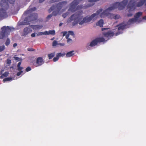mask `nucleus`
<instances>
[{
	"label": "nucleus",
	"mask_w": 146,
	"mask_h": 146,
	"mask_svg": "<svg viewBox=\"0 0 146 146\" xmlns=\"http://www.w3.org/2000/svg\"><path fill=\"white\" fill-rule=\"evenodd\" d=\"M83 12L81 11L72 15L67 20L68 23H71L72 21V25L74 26L78 23L80 25H82L84 23L90 22L91 20L90 16H87L84 18L82 15Z\"/></svg>",
	"instance_id": "f257e3e1"
},
{
	"label": "nucleus",
	"mask_w": 146,
	"mask_h": 146,
	"mask_svg": "<svg viewBox=\"0 0 146 146\" xmlns=\"http://www.w3.org/2000/svg\"><path fill=\"white\" fill-rule=\"evenodd\" d=\"M128 0H123L120 3L116 2L113 4L112 6L108 7L100 13V17L104 18L105 16H108L109 18L111 16L110 12L112 10L118 8L119 10L123 9L127 3Z\"/></svg>",
	"instance_id": "f03ea898"
},
{
	"label": "nucleus",
	"mask_w": 146,
	"mask_h": 146,
	"mask_svg": "<svg viewBox=\"0 0 146 146\" xmlns=\"http://www.w3.org/2000/svg\"><path fill=\"white\" fill-rule=\"evenodd\" d=\"M15 0H1L0 3V17L4 19L8 16L7 10L9 8L8 2L14 4Z\"/></svg>",
	"instance_id": "7ed1b4c3"
},
{
	"label": "nucleus",
	"mask_w": 146,
	"mask_h": 146,
	"mask_svg": "<svg viewBox=\"0 0 146 146\" xmlns=\"http://www.w3.org/2000/svg\"><path fill=\"white\" fill-rule=\"evenodd\" d=\"M138 0H131L127 6V8H129V12L130 13L127 14V16L128 17H131L132 16L133 14L131 13L135 9L136 7H139L142 6L145 3V6H146V0H140L137 3Z\"/></svg>",
	"instance_id": "20e7f679"
},
{
	"label": "nucleus",
	"mask_w": 146,
	"mask_h": 146,
	"mask_svg": "<svg viewBox=\"0 0 146 146\" xmlns=\"http://www.w3.org/2000/svg\"><path fill=\"white\" fill-rule=\"evenodd\" d=\"M2 31L0 33V39H3L5 36L8 35L10 33L11 29L9 26L2 27Z\"/></svg>",
	"instance_id": "39448f33"
},
{
	"label": "nucleus",
	"mask_w": 146,
	"mask_h": 146,
	"mask_svg": "<svg viewBox=\"0 0 146 146\" xmlns=\"http://www.w3.org/2000/svg\"><path fill=\"white\" fill-rule=\"evenodd\" d=\"M37 17L38 15L36 13H33L30 16L26 17L24 19V21L31 22L36 20Z\"/></svg>",
	"instance_id": "423d86ee"
},
{
	"label": "nucleus",
	"mask_w": 146,
	"mask_h": 146,
	"mask_svg": "<svg viewBox=\"0 0 146 146\" xmlns=\"http://www.w3.org/2000/svg\"><path fill=\"white\" fill-rule=\"evenodd\" d=\"M105 40V39L103 37L97 38L90 42L89 46L91 47H93L96 45L98 42H103Z\"/></svg>",
	"instance_id": "0eeeda50"
},
{
	"label": "nucleus",
	"mask_w": 146,
	"mask_h": 146,
	"mask_svg": "<svg viewBox=\"0 0 146 146\" xmlns=\"http://www.w3.org/2000/svg\"><path fill=\"white\" fill-rule=\"evenodd\" d=\"M102 9H100L97 11L95 13H93L90 16L92 20L94 21L99 18V15L102 11Z\"/></svg>",
	"instance_id": "6e6552de"
},
{
	"label": "nucleus",
	"mask_w": 146,
	"mask_h": 146,
	"mask_svg": "<svg viewBox=\"0 0 146 146\" xmlns=\"http://www.w3.org/2000/svg\"><path fill=\"white\" fill-rule=\"evenodd\" d=\"M67 2L66 1H63L60 2L58 4L55 5V8H56L58 12H59L61 9L62 8L63 6L64 5H66L67 4Z\"/></svg>",
	"instance_id": "1a4fd4ad"
},
{
	"label": "nucleus",
	"mask_w": 146,
	"mask_h": 146,
	"mask_svg": "<svg viewBox=\"0 0 146 146\" xmlns=\"http://www.w3.org/2000/svg\"><path fill=\"white\" fill-rule=\"evenodd\" d=\"M44 63L43 58L42 57H38L36 59L35 66L37 67L42 65Z\"/></svg>",
	"instance_id": "9d476101"
},
{
	"label": "nucleus",
	"mask_w": 146,
	"mask_h": 146,
	"mask_svg": "<svg viewBox=\"0 0 146 146\" xmlns=\"http://www.w3.org/2000/svg\"><path fill=\"white\" fill-rule=\"evenodd\" d=\"M103 35L105 37L110 38L114 36V34L113 32L109 31L108 32H104L103 33Z\"/></svg>",
	"instance_id": "9b49d317"
},
{
	"label": "nucleus",
	"mask_w": 146,
	"mask_h": 146,
	"mask_svg": "<svg viewBox=\"0 0 146 146\" xmlns=\"http://www.w3.org/2000/svg\"><path fill=\"white\" fill-rule=\"evenodd\" d=\"M32 30L30 28L28 27H26L25 28L23 31V33L22 34L23 36H26L28 35L29 33L31 32Z\"/></svg>",
	"instance_id": "f8f14e48"
},
{
	"label": "nucleus",
	"mask_w": 146,
	"mask_h": 146,
	"mask_svg": "<svg viewBox=\"0 0 146 146\" xmlns=\"http://www.w3.org/2000/svg\"><path fill=\"white\" fill-rule=\"evenodd\" d=\"M127 25V24H126L124 22H123L122 23L118 25L117 26L118 27V30H123L125 29Z\"/></svg>",
	"instance_id": "ddd939ff"
},
{
	"label": "nucleus",
	"mask_w": 146,
	"mask_h": 146,
	"mask_svg": "<svg viewBox=\"0 0 146 146\" xmlns=\"http://www.w3.org/2000/svg\"><path fill=\"white\" fill-rule=\"evenodd\" d=\"M36 8L35 7L31 8L25 12L23 15H27L31 13L32 11L36 10Z\"/></svg>",
	"instance_id": "4468645a"
},
{
	"label": "nucleus",
	"mask_w": 146,
	"mask_h": 146,
	"mask_svg": "<svg viewBox=\"0 0 146 146\" xmlns=\"http://www.w3.org/2000/svg\"><path fill=\"white\" fill-rule=\"evenodd\" d=\"M100 0H89L88 2L89 3L87 5V7H91L95 4L96 2L99 1Z\"/></svg>",
	"instance_id": "2eb2a0df"
},
{
	"label": "nucleus",
	"mask_w": 146,
	"mask_h": 146,
	"mask_svg": "<svg viewBox=\"0 0 146 146\" xmlns=\"http://www.w3.org/2000/svg\"><path fill=\"white\" fill-rule=\"evenodd\" d=\"M30 26L33 29L35 30L41 29L43 27L42 25H31Z\"/></svg>",
	"instance_id": "dca6fc26"
},
{
	"label": "nucleus",
	"mask_w": 146,
	"mask_h": 146,
	"mask_svg": "<svg viewBox=\"0 0 146 146\" xmlns=\"http://www.w3.org/2000/svg\"><path fill=\"white\" fill-rule=\"evenodd\" d=\"M137 21L135 18L129 19L127 22V25H130L134 23L137 22Z\"/></svg>",
	"instance_id": "f3484780"
},
{
	"label": "nucleus",
	"mask_w": 146,
	"mask_h": 146,
	"mask_svg": "<svg viewBox=\"0 0 146 146\" xmlns=\"http://www.w3.org/2000/svg\"><path fill=\"white\" fill-rule=\"evenodd\" d=\"M103 20L102 19H101L96 23V25L97 26H99L100 27H102L103 26Z\"/></svg>",
	"instance_id": "a211bd4d"
},
{
	"label": "nucleus",
	"mask_w": 146,
	"mask_h": 146,
	"mask_svg": "<svg viewBox=\"0 0 146 146\" xmlns=\"http://www.w3.org/2000/svg\"><path fill=\"white\" fill-rule=\"evenodd\" d=\"M120 17V16L118 15H115L114 14H111V16L110 17V18L111 19H119Z\"/></svg>",
	"instance_id": "6ab92c4d"
},
{
	"label": "nucleus",
	"mask_w": 146,
	"mask_h": 146,
	"mask_svg": "<svg viewBox=\"0 0 146 146\" xmlns=\"http://www.w3.org/2000/svg\"><path fill=\"white\" fill-rule=\"evenodd\" d=\"M46 35H54L55 34V32L54 30H49L48 32L45 31Z\"/></svg>",
	"instance_id": "aec40b11"
},
{
	"label": "nucleus",
	"mask_w": 146,
	"mask_h": 146,
	"mask_svg": "<svg viewBox=\"0 0 146 146\" xmlns=\"http://www.w3.org/2000/svg\"><path fill=\"white\" fill-rule=\"evenodd\" d=\"M142 15V13L141 12H139L137 13L134 16V18L136 19L137 21L138 19Z\"/></svg>",
	"instance_id": "412c9836"
},
{
	"label": "nucleus",
	"mask_w": 146,
	"mask_h": 146,
	"mask_svg": "<svg viewBox=\"0 0 146 146\" xmlns=\"http://www.w3.org/2000/svg\"><path fill=\"white\" fill-rule=\"evenodd\" d=\"M74 51L73 50L67 53L66 54V56L67 57H70L74 54V53H73Z\"/></svg>",
	"instance_id": "4be33fe9"
},
{
	"label": "nucleus",
	"mask_w": 146,
	"mask_h": 146,
	"mask_svg": "<svg viewBox=\"0 0 146 146\" xmlns=\"http://www.w3.org/2000/svg\"><path fill=\"white\" fill-rule=\"evenodd\" d=\"M21 64V62H19L18 63L17 65V70L19 71H22L21 70L23 69V67H21L20 66Z\"/></svg>",
	"instance_id": "5701e85b"
},
{
	"label": "nucleus",
	"mask_w": 146,
	"mask_h": 146,
	"mask_svg": "<svg viewBox=\"0 0 146 146\" xmlns=\"http://www.w3.org/2000/svg\"><path fill=\"white\" fill-rule=\"evenodd\" d=\"M55 52H53L49 54L48 55V56L49 59H51L53 57H54L55 55Z\"/></svg>",
	"instance_id": "b1692460"
},
{
	"label": "nucleus",
	"mask_w": 146,
	"mask_h": 146,
	"mask_svg": "<svg viewBox=\"0 0 146 146\" xmlns=\"http://www.w3.org/2000/svg\"><path fill=\"white\" fill-rule=\"evenodd\" d=\"M9 74L8 72H6L1 75V77H6L8 76Z\"/></svg>",
	"instance_id": "393cba45"
},
{
	"label": "nucleus",
	"mask_w": 146,
	"mask_h": 146,
	"mask_svg": "<svg viewBox=\"0 0 146 146\" xmlns=\"http://www.w3.org/2000/svg\"><path fill=\"white\" fill-rule=\"evenodd\" d=\"M55 9V6L53 5L48 10L49 13L51 12L53 10Z\"/></svg>",
	"instance_id": "a878e982"
},
{
	"label": "nucleus",
	"mask_w": 146,
	"mask_h": 146,
	"mask_svg": "<svg viewBox=\"0 0 146 146\" xmlns=\"http://www.w3.org/2000/svg\"><path fill=\"white\" fill-rule=\"evenodd\" d=\"M12 80V78L9 77L8 78H4L3 80V81L5 82V81L11 80Z\"/></svg>",
	"instance_id": "bb28decb"
},
{
	"label": "nucleus",
	"mask_w": 146,
	"mask_h": 146,
	"mask_svg": "<svg viewBox=\"0 0 146 146\" xmlns=\"http://www.w3.org/2000/svg\"><path fill=\"white\" fill-rule=\"evenodd\" d=\"M10 43V40L9 38H7L5 43V44L6 46H8Z\"/></svg>",
	"instance_id": "cd10ccee"
},
{
	"label": "nucleus",
	"mask_w": 146,
	"mask_h": 146,
	"mask_svg": "<svg viewBox=\"0 0 146 146\" xmlns=\"http://www.w3.org/2000/svg\"><path fill=\"white\" fill-rule=\"evenodd\" d=\"M65 54L64 53H57V54H56V55L59 58V57H61V56L63 57V56H64L65 55Z\"/></svg>",
	"instance_id": "c85d7f7f"
},
{
	"label": "nucleus",
	"mask_w": 146,
	"mask_h": 146,
	"mask_svg": "<svg viewBox=\"0 0 146 146\" xmlns=\"http://www.w3.org/2000/svg\"><path fill=\"white\" fill-rule=\"evenodd\" d=\"M5 49V47L4 45L0 46V52L3 51Z\"/></svg>",
	"instance_id": "c756f323"
},
{
	"label": "nucleus",
	"mask_w": 146,
	"mask_h": 146,
	"mask_svg": "<svg viewBox=\"0 0 146 146\" xmlns=\"http://www.w3.org/2000/svg\"><path fill=\"white\" fill-rule=\"evenodd\" d=\"M58 44V43L57 41L56 40H54L52 43V45L53 46H56Z\"/></svg>",
	"instance_id": "7c9ffc66"
},
{
	"label": "nucleus",
	"mask_w": 146,
	"mask_h": 146,
	"mask_svg": "<svg viewBox=\"0 0 146 146\" xmlns=\"http://www.w3.org/2000/svg\"><path fill=\"white\" fill-rule=\"evenodd\" d=\"M68 15V12H66V13H63L62 15V16L64 18H66L67 15Z\"/></svg>",
	"instance_id": "2f4dec72"
},
{
	"label": "nucleus",
	"mask_w": 146,
	"mask_h": 146,
	"mask_svg": "<svg viewBox=\"0 0 146 146\" xmlns=\"http://www.w3.org/2000/svg\"><path fill=\"white\" fill-rule=\"evenodd\" d=\"M14 59L16 60H17L18 61H21L22 59L21 58L18 57H14Z\"/></svg>",
	"instance_id": "473e14b6"
},
{
	"label": "nucleus",
	"mask_w": 146,
	"mask_h": 146,
	"mask_svg": "<svg viewBox=\"0 0 146 146\" xmlns=\"http://www.w3.org/2000/svg\"><path fill=\"white\" fill-rule=\"evenodd\" d=\"M59 58L56 55V57H54L53 59V61L54 62H55L57 61L59 59Z\"/></svg>",
	"instance_id": "72a5a7b5"
},
{
	"label": "nucleus",
	"mask_w": 146,
	"mask_h": 146,
	"mask_svg": "<svg viewBox=\"0 0 146 146\" xmlns=\"http://www.w3.org/2000/svg\"><path fill=\"white\" fill-rule=\"evenodd\" d=\"M27 50L29 51H33L35 50L32 48H27Z\"/></svg>",
	"instance_id": "f704fd0d"
},
{
	"label": "nucleus",
	"mask_w": 146,
	"mask_h": 146,
	"mask_svg": "<svg viewBox=\"0 0 146 146\" xmlns=\"http://www.w3.org/2000/svg\"><path fill=\"white\" fill-rule=\"evenodd\" d=\"M23 71H21L18 72L17 74L16 75L17 76H19L23 72Z\"/></svg>",
	"instance_id": "c9c22d12"
},
{
	"label": "nucleus",
	"mask_w": 146,
	"mask_h": 146,
	"mask_svg": "<svg viewBox=\"0 0 146 146\" xmlns=\"http://www.w3.org/2000/svg\"><path fill=\"white\" fill-rule=\"evenodd\" d=\"M58 12V11L56 12V11H54L52 13V15H53L54 16H56Z\"/></svg>",
	"instance_id": "e433bc0d"
},
{
	"label": "nucleus",
	"mask_w": 146,
	"mask_h": 146,
	"mask_svg": "<svg viewBox=\"0 0 146 146\" xmlns=\"http://www.w3.org/2000/svg\"><path fill=\"white\" fill-rule=\"evenodd\" d=\"M72 41V39H70V38H69L67 39V41L68 43H71Z\"/></svg>",
	"instance_id": "4c0bfd02"
},
{
	"label": "nucleus",
	"mask_w": 146,
	"mask_h": 146,
	"mask_svg": "<svg viewBox=\"0 0 146 146\" xmlns=\"http://www.w3.org/2000/svg\"><path fill=\"white\" fill-rule=\"evenodd\" d=\"M45 33H46L45 31L44 32H39L38 33V35H46V34H45Z\"/></svg>",
	"instance_id": "58836bf2"
},
{
	"label": "nucleus",
	"mask_w": 146,
	"mask_h": 146,
	"mask_svg": "<svg viewBox=\"0 0 146 146\" xmlns=\"http://www.w3.org/2000/svg\"><path fill=\"white\" fill-rule=\"evenodd\" d=\"M31 70V68L29 66L26 69V70L27 72H29V71Z\"/></svg>",
	"instance_id": "ea45409f"
},
{
	"label": "nucleus",
	"mask_w": 146,
	"mask_h": 146,
	"mask_svg": "<svg viewBox=\"0 0 146 146\" xmlns=\"http://www.w3.org/2000/svg\"><path fill=\"white\" fill-rule=\"evenodd\" d=\"M68 34H69V35H72L73 36H74V33L72 31H69Z\"/></svg>",
	"instance_id": "a19ab883"
},
{
	"label": "nucleus",
	"mask_w": 146,
	"mask_h": 146,
	"mask_svg": "<svg viewBox=\"0 0 146 146\" xmlns=\"http://www.w3.org/2000/svg\"><path fill=\"white\" fill-rule=\"evenodd\" d=\"M52 14L49 15L47 16V18L48 19H50L52 16Z\"/></svg>",
	"instance_id": "79ce46f5"
},
{
	"label": "nucleus",
	"mask_w": 146,
	"mask_h": 146,
	"mask_svg": "<svg viewBox=\"0 0 146 146\" xmlns=\"http://www.w3.org/2000/svg\"><path fill=\"white\" fill-rule=\"evenodd\" d=\"M63 33V36H65V35H66V34L67 33V32L66 31H64V32H61V33Z\"/></svg>",
	"instance_id": "37998d69"
},
{
	"label": "nucleus",
	"mask_w": 146,
	"mask_h": 146,
	"mask_svg": "<svg viewBox=\"0 0 146 146\" xmlns=\"http://www.w3.org/2000/svg\"><path fill=\"white\" fill-rule=\"evenodd\" d=\"M69 34H68L67 35H66V39H68V38H69Z\"/></svg>",
	"instance_id": "c03bdc74"
},
{
	"label": "nucleus",
	"mask_w": 146,
	"mask_h": 146,
	"mask_svg": "<svg viewBox=\"0 0 146 146\" xmlns=\"http://www.w3.org/2000/svg\"><path fill=\"white\" fill-rule=\"evenodd\" d=\"M31 36L32 37H34L35 36V33H33L31 35Z\"/></svg>",
	"instance_id": "a18cd8bd"
},
{
	"label": "nucleus",
	"mask_w": 146,
	"mask_h": 146,
	"mask_svg": "<svg viewBox=\"0 0 146 146\" xmlns=\"http://www.w3.org/2000/svg\"><path fill=\"white\" fill-rule=\"evenodd\" d=\"M17 45V44L16 43H14L13 44V46L14 47H15Z\"/></svg>",
	"instance_id": "49530a36"
},
{
	"label": "nucleus",
	"mask_w": 146,
	"mask_h": 146,
	"mask_svg": "<svg viewBox=\"0 0 146 146\" xmlns=\"http://www.w3.org/2000/svg\"><path fill=\"white\" fill-rule=\"evenodd\" d=\"M59 44L61 46H63L64 45V44L60 43L59 44Z\"/></svg>",
	"instance_id": "de8ad7c7"
},
{
	"label": "nucleus",
	"mask_w": 146,
	"mask_h": 146,
	"mask_svg": "<svg viewBox=\"0 0 146 146\" xmlns=\"http://www.w3.org/2000/svg\"><path fill=\"white\" fill-rule=\"evenodd\" d=\"M45 0H39V3H41L44 1Z\"/></svg>",
	"instance_id": "09e8293b"
},
{
	"label": "nucleus",
	"mask_w": 146,
	"mask_h": 146,
	"mask_svg": "<svg viewBox=\"0 0 146 146\" xmlns=\"http://www.w3.org/2000/svg\"><path fill=\"white\" fill-rule=\"evenodd\" d=\"M120 34V32H117L116 33L115 35L116 36H117Z\"/></svg>",
	"instance_id": "8fccbe9b"
},
{
	"label": "nucleus",
	"mask_w": 146,
	"mask_h": 146,
	"mask_svg": "<svg viewBox=\"0 0 146 146\" xmlns=\"http://www.w3.org/2000/svg\"><path fill=\"white\" fill-rule=\"evenodd\" d=\"M108 29L107 28H102V31H104V30H105L106 29Z\"/></svg>",
	"instance_id": "3c124183"
},
{
	"label": "nucleus",
	"mask_w": 146,
	"mask_h": 146,
	"mask_svg": "<svg viewBox=\"0 0 146 146\" xmlns=\"http://www.w3.org/2000/svg\"><path fill=\"white\" fill-rule=\"evenodd\" d=\"M143 19L146 20V15L143 17Z\"/></svg>",
	"instance_id": "603ef678"
},
{
	"label": "nucleus",
	"mask_w": 146,
	"mask_h": 146,
	"mask_svg": "<svg viewBox=\"0 0 146 146\" xmlns=\"http://www.w3.org/2000/svg\"><path fill=\"white\" fill-rule=\"evenodd\" d=\"M62 23H60L59 24V26H62Z\"/></svg>",
	"instance_id": "864d4df0"
},
{
	"label": "nucleus",
	"mask_w": 146,
	"mask_h": 146,
	"mask_svg": "<svg viewBox=\"0 0 146 146\" xmlns=\"http://www.w3.org/2000/svg\"><path fill=\"white\" fill-rule=\"evenodd\" d=\"M54 39V38H51V40H53Z\"/></svg>",
	"instance_id": "5fc2aeb1"
},
{
	"label": "nucleus",
	"mask_w": 146,
	"mask_h": 146,
	"mask_svg": "<svg viewBox=\"0 0 146 146\" xmlns=\"http://www.w3.org/2000/svg\"><path fill=\"white\" fill-rule=\"evenodd\" d=\"M30 24V23H27V24H27V25H29Z\"/></svg>",
	"instance_id": "6e6d98bb"
},
{
	"label": "nucleus",
	"mask_w": 146,
	"mask_h": 146,
	"mask_svg": "<svg viewBox=\"0 0 146 146\" xmlns=\"http://www.w3.org/2000/svg\"><path fill=\"white\" fill-rule=\"evenodd\" d=\"M145 11H146V9L145 10Z\"/></svg>",
	"instance_id": "4d7b16f0"
}]
</instances>
